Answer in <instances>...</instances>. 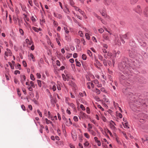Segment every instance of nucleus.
<instances>
[{"label":"nucleus","mask_w":148,"mask_h":148,"mask_svg":"<svg viewBox=\"0 0 148 148\" xmlns=\"http://www.w3.org/2000/svg\"><path fill=\"white\" fill-rule=\"evenodd\" d=\"M13 20H14V22L16 24L17 23V19L18 21V22H19V25H20V23H19V20L18 19V18L17 17H15L14 16L13 17Z\"/></svg>","instance_id":"obj_14"},{"label":"nucleus","mask_w":148,"mask_h":148,"mask_svg":"<svg viewBox=\"0 0 148 148\" xmlns=\"http://www.w3.org/2000/svg\"><path fill=\"white\" fill-rule=\"evenodd\" d=\"M144 14L145 16L148 17V7H146L144 10Z\"/></svg>","instance_id":"obj_7"},{"label":"nucleus","mask_w":148,"mask_h":148,"mask_svg":"<svg viewBox=\"0 0 148 148\" xmlns=\"http://www.w3.org/2000/svg\"><path fill=\"white\" fill-rule=\"evenodd\" d=\"M36 16L35 15L34 16H32V17H31V19L33 22H34L36 21V19L35 18H36Z\"/></svg>","instance_id":"obj_34"},{"label":"nucleus","mask_w":148,"mask_h":148,"mask_svg":"<svg viewBox=\"0 0 148 148\" xmlns=\"http://www.w3.org/2000/svg\"><path fill=\"white\" fill-rule=\"evenodd\" d=\"M79 115L80 116L79 119H80V117L82 118H85L86 117V114L84 113L82 111H80L79 114Z\"/></svg>","instance_id":"obj_6"},{"label":"nucleus","mask_w":148,"mask_h":148,"mask_svg":"<svg viewBox=\"0 0 148 148\" xmlns=\"http://www.w3.org/2000/svg\"><path fill=\"white\" fill-rule=\"evenodd\" d=\"M116 116L121 118L122 117V115L121 113H117Z\"/></svg>","instance_id":"obj_48"},{"label":"nucleus","mask_w":148,"mask_h":148,"mask_svg":"<svg viewBox=\"0 0 148 148\" xmlns=\"http://www.w3.org/2000/svg\"><path fill=\"white\" fill-rule=\"evenodd\" d=\"M112 0H104V3L106 5H109L110 4Z\"/></svg>","instance_id":"obj_12"},{"label":"nucleus","mask_w":148,"mask_h":148,"mask_svg":"<svg viewBox=\"0 0 148 148\" xmlns=\"http://www.w3.org/2000/svg\"><path fill=\"white\" fill-rule=\"evenodd\" d=\"M100 13L101 14L102 16H104L105 17H107V15L106 14V12L105 11V9L104 8L102 11H100Z\"/></svg>","instance_id":"obj_11"},{"label":"nucleus","mask_w":148,"mask_h":148,"mask_svg":"<svg viewBox=\"0 0 148 148\" xmlns=\"http://www.w3.org/2000/svg\"><path fill=\"white\" fill-rule=\"evenodd\" d=\"M30 77L31 79L33 81H34L35 80V78L34 77V75L32 74H31L30 75Z\"/></svg>","instance_id":"obj_50"},{"label":"nucleus","mask_w":148,"mask_h":148,"mask_svg":"<svg viewBox=\"0 0 148 148\" xmlns=\"http://www.w3.org/2000/svg\"><path fill=\"white\" fill-rule=\"evenodd\" d=\"M69 105L73 108L74 109L75 108V106L73 103H69Z\"/></svg>","instance_id":"obj_33"},{"label":"nucleus","mask_w":148,"mask_h":148,"mask_svg":"<svg viewBox=\"0 0 148 148\" xmlns=\"http://www.w3.org/2000/svg\"><path fill=\"white\" fill-rule=\"evenodd\" d=\"M53 24H54V25L56 27H57L58 25V23L57 22L55 21H54Z\"/></svg>","instance_id":"obj_64"},{"label":"nucleus","mask_w":148,"mask_h":148,"mask_svg":"<svg viewBox=\"0 0 148 148\" xmlns=\"http://www.w3.org/2000/svg\"><path fill=\"white\" fill-rule=\"evenodd\" d=\"M95 63L94 64H97L99 66H102L101 64L99 62L96 57H95Z\"/></svg>","instance_id":"obj_8"},{"label":"nucleus","mask_w":148,"mask_h":148,"mask_svg":"<svg viewBox=\"0 0 148 148\" xmlns=\"http://www.w3.org/2000/svg\"><path fill=\"white\" fill-rule=\"evenodd\" d=\"M32 29L36 32H38L39 31L38 29L35 27H33Z\"/></svg>","instance_id":"obj_45"},{"label":"nucleus","mask_w":148,"mask_h":148,"mask_svg":"<svg viewBox=\"0 0 148 148\" xmlns=\"http://www.w3.org/2000/svg\"><path fill=\"white\" fill-rule=\"evenodd\" d=\"M94 139L95 142L97 143V145L99 146H100L101 145V143L100 141L98 140L97 137H95L94 138Z\"/></svg>","instance_id":"obj_9"},{"label":"nucleus","mask_w":148,"mask_h":148,"mask_svg":"<svg viewBox=\"0 0 148 148\" xmlns=\"http://www.w3.org/2000/svg\"><path fill=\"white\" fill-rule=\"evenodd\" d=\"M93 14L98 19L101 20V17L100 16H99L98 15H97L96 13H94Z\"/></svg>","instance_id":"obj_42"},{"label":"nucleus","mask_w":148,"mask_h":148,"mask_svg":"<svg viewBox=\"0 0 148 148\" xmlns=\"http://www.w3.org/2000/svg\"><path fill=\"white\" fill-rule=\"evenodd\" d=\"M54 16L55 17H56L57 18H58L60 19L62 17V15L60 14H58L57 13H54Z\"/></svg>","instance_id":"obj_19"},{"label":"nucleus","mask_w":148,"mask_h":148,"mask_svg":"<svg viewBox=\"0 0 148 148\" xmlns=\"http://www.w3.org/2000/svg\"><path fill=\"white\" fill-rule=\"evenodd\" d=\"M86 112L88 114H90V110L89 108L87 107L86 108Z\"/></svg>","instance_id":"obj_60"},{"label":"nucleus","mask_w":148,"mask_h":148,"mask_svg":"<svg viewBox=\"0 0 148 148\" xmlns=\"http://www.w3.org/2000/svg\"><path fill=\"white\" fill-rule=\"evenodd\" d=\"M85 36L86 37V39H87L88 40H89L90 39V37L89 35V34L88 33H86L85 34Z\"/></svg>","instance_id":"obj_49"},{"label":"nucleus","mask_w":148,"mask_h":148,"mask_svg":"<svg viewBox=\"0 0 148 148\" xmlns=\"http://www.w3.org/2000/svg\"><path fill=\"white\" fill-rule=\"evenodd\" d=\"M81 41L83 42L84 45L86 44V42L84 38H82L81 40Z\"/></svg>","instance_id":"obj_61"},{"label":"nucleus","mask_w":148,"mask_h":148,"mask_svg":"<svg viewBox=\"0 0 148 148\" xmlns=\"http://www.w3.org/2000/svg\"><path fill=\"white\" fill-rule=\"evenodd\" d=\"M78 33L80 36L82 37L83 36V34L82 31H80Z\"/></svg>","instance_id":"obj_55"},{"label":"nucleus","mask_w":148,"mask_h":148,"mask_svg":"<svg viewBox=\"0 0 148 148\" xmlns=\"http://www.w3.org/2000/svg\"><path fill=\"white\" fill-rule=\"evenodd\" d=\"M94 91L97 94H99L100 93V91L99 89L96 88Z\"/></svg>","instance_id":"obj_24"},{"label":"nucleus","mask_w":148,"mask_h":148,"mask_svg":"<svg viewBox=\"0 0 148 148\" xmlns=\"http://www.w3.org/2000/svg\"><path fill=\"white\" fill-rule=\"evenodd\" d=\"M87 52L88 54L90 56H92V52L90 51L89 50H87Z\"/></svg>","instance_id":"obj_52"},{"label":"nucleus","mask_w":148,"mask_h":148,"mask_svg":"<svg viewBox=\"0 0 148 148\" xmlns=\"http://www.w3.org/2000/svg\"><path fill=\"white\" fill-rule=\"evenodd\" d=\"M62 76L63 78V79L64 81H65L66 80H67V81L69 80V79H68L67 78H66V76L64 74H62Z\"/></svg>","instance_id":"obj_29"},{"label":"nucleus","mask_w":148,"mask_h":148,"mask_svg":"<svg viewBox=\"0 0 148 148\" xmlns=\"http://www.w3.org/2000/svg\"><path fill=\"white\" fill-rule=\"evenodd\" d=\"M97 107L98 108L101 109L102 111H103L104 110V109L103 108H102V107L100 105H98Z\"/></svg>","instance_id":"obj_59"},{"label":"nucleus","mask_w":148,"mask_h":148,"mask_svg":"<svg viewBox=\"0 0 148 148\" xmlns=\"http://www.w3.org/2000/svg\"><path fill=\"white\" fill-rule=\"evenodd\" d=\"M24 15L25 16L24 19L25 21H29V19L27 17V15L25 14H24Z\"/></svg>","instance_id":"obj_31"},{"label":"nucleus","mask_w":148,"mask_h":148,"mask_svg":"<svg viewBox=\"0 0 148 148\" xmlns=\"http://www.w3.org/2000/svg\"><path fill=\"white\" fill-rule=\"evenodd\" d=\"M21 82L23 84H24V82L25 81L26 79V77L25 75H23L21 76Z\"/></svg>","instance_id":"obj_18"},{"label":"nucleus","mask_w":148,"mask_h":148,"mask_svg":"<svg viewBox=\"0 0 148 148\" xmlns=\"http://www.w3.org/2000/svg\"><path fill=\"white\" fill-rule=\"evenodd\" d=\"M98 59L101 61H103V56L100 54H98Z\"/></svg>","instance_id":"obj_25"},{"label":"nucleus","mask_w":148,"mask_h":148,"mask_svg":"<svg viewBox=\"0 0 148 148\" xmlns=\"http://www.w3.org/2000/svg\"><path fill=\"white\" fill-rule=\"evenodd\" d=\"M65 38V40L68 41H70L71 40V38L68 35H66Z\"/></svg>","instance_id":"obj_20"},{"label":"nucleus","mask_w":148,"mask_h":148,"mask_svg":"<svg viewBox=\"0 0 148 148\" xmlns=\"http://www.w3.org/2000/svg\"><path fill=\"white\" fill-rule=\"evenodd\" d=\"M139 41L141 43V46H143L144 47L145 46V45H146V43L144 42H143V41H142V42H141L140 40H139Z\"/></svg>","instance_id":"obj_43"},{"label":"nucleus","mask_w":148,"mask_h":148,"mask_svg":"<svg viewBox=\"0 0 148 148\" xmlns=\"http://www.w3.org/2000/svg\"><path fill=\"white\" fill-rule=\"evenodd\" d=\"M45 20L42 18V20H40V24L41 25H42L43 23H45Z\"/></svg>","instance_id":"obj_51"},{"label":"nucleus","mask_w":148,"mask_h":148,"mask_svg":"<svg viewBox=\"0 0 148 148\" xmlns=\"http://www.w3.org/2000/svg\"><path fill=\"white\" fill-rule=\"evenodd\" d=\"M139 118L140 119V121L142 123L144 122V121L147 117V115L143 113L139 114L138 115Z\"/></svg>","instance_id":"obj_3"},{"label":"nucleus","mask_w":148,"mask_h":148,"mask_svg":"<svg viewBox=\"0 0 148 148\" xmlns=\"http://www.w3.org/2000/svg\"><path fill=\"white\" fill-rule=\"evenodd\" d=\"M103 63L104 64V65L105 66H107V63H108V61H107L106 60H103Z\"/></svg>","instance_id":"obj_35"},{"label":"nucleus","mask_w":148,"mask_h":148,"mask_svg":"<svg viewBox=\"0 0 148 148\" xmlns=\"http://www.w3.org/2000/svg\"><path fill=\"white\" fill-rule=\"evenodd\" d=\"M72 138L75 141L77 138V136L76 134L73 135L72 134Z\"/></svg>","instance_id":"obj_28"},{"label":"nucleus","mask_w":148,"mask_h":148,"mask_svg":"<svg viewBox=\"0 0 148 148\" xmlns=\"http://www.w3.org/2000/svg\"><path fill=\"white\" fill-rule=\"evenodd\" d=\"M82 58L84 60H86V56L84 54H83L82 56Z\"/></svg>","instance_id":"obj_46"},{"label":"nucleus","mask_w":148,"mask_h":148,"mask_svg":"<svg viewBox=\"0 0 148 148\" xmlns=\"http://www.w3.org/2000/svg\"><path fill=\"white\" fill-rule=\"evenodd\" d=\"M37 82L38 83V85L40 87L41 86V81L39 80H37Z\"/></svg>","instance_id":"obj_39"},{"label":"nucleus","mask_w":148,"mask_h":148,"mask_svg":"<svg viewBox=\"0 0 148 148\" xmlns=\"http://www.w3.org/2000/svg\"><path fill=\"white\" fill-rule=\"evenodd\" d=\"M73 119L75 121H78V118L77 116H75L73 117Z\"/></svg>","instance_id":"obj_58"},{"label":"nucleus","mask_w":148,"mask_h":148,"mask_svg":"<svg viewBox=\"0 0 148 148\" xmlns=\"http://www.w3.org/2000/svg\"><path fill=\"white\" fill-rule=\"evenodd\" d=\"M21 108L23 110L25 111L26 110L25 107L23 105H21Z\"/></svg>","instance_id":"obj_62"},{"label":"nucleus","mask_w":148,"mask_h":148,"mask_svg":"<svg viewBox=\"0 0 148 148\" xmlns=\"http://www.w3.org/2000/svg\"><path fill=\"white\" fill-rule=\"evenodd\" d=\"M19 33L22 36L24 35V32L23 29H19Z\"/></svg>","instance_id":"obj_30"},{"label":"nucleus","mask_w":148,"mask_h":148,"mask_svg":"<svg viewBox=\"0 0 148 148\" xmlns=\"http://www.w3.org/2000/svg\"><path fill=\"white\" fill-rule=\"evenodd\" d=\"M37 111L40 117H42V115L41 112L40 111V110H37Z\"/></svg>","instance_id":"obj_53"},{"label":"nucleus","mask_w":148,"mask_h":148,"mask_svg":"<svg viewBox=\"0 0 148 148\" xmlns=\"http://www.w3.org/2000/svg\"><path fill=\"white\" fill-rule=\"evenodd\" d=\"M102 101L105 103L108 102V99H107L106 97H104L103 98Z\"/></svg>","instance_id":"obj_41"},{"label":"nucleus","mask_w":148,"mask_h":148,"mask_svg":"<svg viewBox=\"0 0 148 148\" xmlns=\"http://www.w3.org/2000/svg\"><path fill=\"white\" fill-rule=\"evenodd\" d=\"M28 56L29 57H30L32 59L33 61H35L34 56L32 53H30Z\"/></svg>","instance_id":"obj_23"},{"label":"nucleus","mask_w":148,"mask_h":148,"mask_svg":"<svg viewBox=\"0 0 148 148\" xmlns=\"http://www.w3.org/2000/svg\"><path fill=\"white\" fill-rule=\"evenodd\" d=\"M102 46L103 48V49H107L108 48V46L107 44H103Z\"/></svg>","instance_id":"obj_38"},{"label":"nucleus","mask_w":148,"mask_h":148,"mask_svg":"<svg viewBox=\"0 0 148 148\" xmlns=\"http://www.w3.org/2000/svg\"><path fill=\"white\" fill-rule=\"evenodd\" d=\"M98 31L99 32H100V33L101 34L104 31L103 29L102 28L99 29H98Z\"/></svg>","instance_id":"obj_54"},{"label":"nucleus","mask_w":148,"mask_h":148,"mask_svg":"<svg viewBox=\"0 0 148 148\" xmlns=\"http://www.w3.org/2000/svg\"><path fill=\"white\" fill-rule=\"evenodd\" d=\"M30 84L31 85V86L33 88H35V85L34 84V82L32 81H31L30 82Z\"/></svg>","instance_id":"obj_36"},{"label":"nucleus","mask_w":148,"mask_h":148,"mask_svg":"<svg viewBox=\"0 0 148 148\" xmlns=\"http://www.w3.org/2000/svg\"><path fill=\"white\" fill-rule=\"evenodd\" d=\"M75 62H76V65L78 66H81V64L80 62H79L77 59L75 60Z\"/></svg>","instance_id":"obj_22"},{"label":"nucleus","mask_w":148,"mask_h":148,"mask_svg":"<svg viewBox=\"0 0 148 148\" xmlns=\"http://www.w3.org/2000/svg\"><path fill=\"white\" fill-rule=\"evenodd\" d=\"M121 38V40L123 43H124L125 42L123 41V39H127V35L125 34L122 36H120Z\"/></svg>","instance_id":"obj_10"},{"label":"nucleus","mask_w":148,"mask_h":148,"mask_svg":"<svg viewBox=\"0 0 148 148\" xmlns=\"http://www.w3.org/2000/svg\"><path fill=\"white\" fill-rule=\"evenodd\" d=\"M25 41L27 44L30 45H31L33 43L32 41H30L28 39H26Z\"/></svg>","instance_id":"obj_21"},{"label":"nucleus","mask_w":148,"mask_h":148,"mask_svg":"<svg viewBox=\"0 0 148 148\" xmlns=\"http://www.w3.org/2000/svg\"><path fill=\"white\" fill-rule=\"evenodd\" d=\"M79 95L82 97H83L84 96V95H86V94L85 92H84L83 93H79Z\"/></svg>","instance_id":"obj_63"},{"label":"nucleus","mask_w":148,"mask_h":148,"mask_svg":"<svg viewBox=\"0 0 148 148\" xmlns=\"http://www.w3.org/2000/svg\"><path fill=\"white\" fill-rule=\"evenodd\" d=\"M126 64H127L125 62L122 61L119 65V69L125 74V73H128L129 72V70Z\"/></svg>","instance_id":"obj_1"},{"label":"nucleus","mask_w":148,"mask_h":148,"mask_svg":"<svg viewBox=\"0 0 148 148\" xmlns=\"http://www.w3.org/2000/svg\"><path fill=\"white\" fill-rule=\"evenodd\" d=\"M5 55L7 57L12 56V53L10 49H6V51L5 53Z\"/></svg>","instance_id":"obj_5"},{"label":"nucleus","mask_w":148,"mask_h":148,"mask_svg":"<svg viewBox=\"0 0 148 148\" xmlns=\"http://www.w3.org/2000/svg\"><path fill=\"white\" fill-rule=\"evenodd\" d=\"M141 104L140 102V101L134 102L132 104L130 105V107L134 111H136L137 110V109L141 106Z\"/></svg>","instance_id":"obj_2"},{"label":"nucleus","mask_w":148,"mask_h":148,"mask_svg":"<svg viewBox=\"0 0 148 148\" xmlns=\"http://www.w3.org/2000/svg\"><path fill=\"white\" fill-rule=\"evenodd\" d=\"M84 136L87 138H90L89 135L87 133H85L84 134Z\"/></svg>","instance_id":"obj_40"},{"label":"nucleus","mask_w":148,"mask_h":148,"mask_svg":"<svg viewBox=\"0 0 148 148\" xmlns=\"http://www.w3.org/2000/svg\"><path fill=\"white\" fill-rule=\"evenodd\" d=\"M80 108L83 110H85V108L82 104H81L80 105Z\"/></svg>","instance_id":"obj_47"},{"label":"nucleus","mask_w":148,"mask_h":148,"mask_svg":"<svg viewBox=\"0 0 148 148\" xmlns=\"http://www.w3.org/2000/svg\"><path fill=\"white\" fill-rule=\"evenodd\" d=\"M64 30L65 31V32L68 34L69 33V31L68 30L67 28L66 27H64Z\"/></svg>","instance_id":"obj_37"},{"label":"nucleus","mask_w":148,"mask_h":148,"mask_svg":"<svg viewBox=\"0 0 148 148\" xmlns=\"http://www.w3.org/2000/svg\"><path fill=\"white\" fill-rule=\"evenodd\" d=\"M37 77L38 78H40L41 77V75L40 73H37L36 74Z\"/></svg>","instance_id":"obj_57"},{"label":"nucleus","mask_w":148,"mask_h":148,"mask_svg":"<svg viewBox=\"0 0 148 148\" xmlns=\"http://www.w3.org/2000/svg\"><path fill=\"white\" fill-rule=\"evenodd\" d=\"M89 143H88V141H86L85 143H84V146L86 147H88L89 145Z\"/></svg>","instance_id":"obj_44"},{"label":"nucleus","mask_w":148,"mask_h":148,"mask_svg":"<svg viewBox=\"0 0 148 148\" xmlns=\"http://www.w3.org/2000/svg\"><path fill=\"white\" fill-rule=\"evenodd\" d=\"M88 131L92 135L94 136H95L96 135V133L93 130L88 129Z\"/></svg>","instance_id":"obj_17"},{"label":"nucleus","mask_w":148,"mask_h":148,"mask_svg":"<svg viewBox=\"0 0 148 148\" xmlns=\"http://www.w3.org/2000/svg\"><path fill=\"white\" fill-rule=\"evenodd\" d=\"M62 85V84L60 83V82H58V84L57 85V87L58 90H61L60 86Z\"/></svg>","instance_id":"obj_15"},{"label":"nucleus","mask_w":148,"mask_h":148,"mask_svg":"<svg viewBox=\"0 0 148 148\" xmlns=\"http://www.w3.org/2000/svg\"><path fill=\"white\" fill-rule=\"evenodd\" d=\"M56 42H57V43H58V45L59 46H61V44H60V41H59V40H60L58 39V38H56Z\"/></svg>","instance_id":"obj_56"},{"label":"nucleus","mask_w":148,"mask_h":148,"mask_svg":"<svg viewBox=\"0 0 148 148\" xmlns=\"http://www.w3.org/2000/svg\"><path fill=\"white\" fill-rule=\"evenodd\" d=\"M116 125L112 121H111L110 122V128L113 130L115 131L116 130V128L114 126Z\"/></svg>","instance_id":"obj_4"},{"label":"nucleus","mask_w":148,"mask_h":148,"mask_svg":"<svg viewBox=\"0 0 148 148\" xmlns=\"http://www.w3.org/2000/svg\"><path fill=\"white\" fill-rule=\"evenodd\" d=\"M103 38L106 40H109V37L108 35L106 34H103Z\"/></svg>","instance_id":"obj_16"},{"label":"nucleus","mask_w":148,"mask_h":148,"mask_svg":"<svg viewBox=\"0 0 148 148\" xmlns=\"http://www.w3.org/2000/svg\"><path fill=\"white\" fill-rule=\"evenodd\" d=\"M66 121V124L67 126H69L72 124V122L70 119H69L68 120H67Z\"/></svg>","instance_id":"obj_13"},{"label":"nucleus","mask_w":148,"mask_h":148,"mask_svg":"<svg viewBox=\"0 0 148 148\" xmlns=\"http://www.w3.org/2000/svg\"><path fill=\"white\" fill-rule=\"evenodd\" d=\"M138 0H130L131 3L132 4H134L136 3Z\"/></svg>","instance_id":"obj_27"},{"label":"nucleus","mask_w":148,"mask_h":148,"mask_svg":"<svg viewBox=\"0 0 148 148\" xmlns=\"http://www.w3.org/2000/svg\"><path fill=\"white\" fill-rule=\"evenodd\" d=\"M45 121L47 124H49V123H52V122L50 121V120H48L47 118H46L45 119Z\"/></svg>","instance_id":"obj_32"},{"label":"nucleus","mask_w":148,"mask_h":148,"mask_svg":"<svg viewBox=\"0 0 148 148\" xmlns=\"http://www.w3.org/2000/svg\"><path fill=\"white\" fill-rule=\"evenodd\" d=\"M123 126L124 128H129V127H128V124L127 123H123Z\"/></svg>","instance_id":"obj_26"}]
</instances>
